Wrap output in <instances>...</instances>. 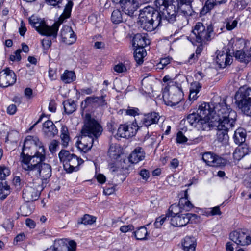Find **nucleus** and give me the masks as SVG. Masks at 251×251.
<instances>
[{
  "label": "nucleus",
  "instance_id": "1",
  "mask_svg": "<svg viewBox=\"0 0 251 251\" xmlns=\"http://www.w3.org/2000/svg\"><path fill=\"white\" fill-rule=\"evenodd\" d=\"M41 150L37 157L22 164V166L25 170L28 171V174L32 173L37 176L39 175L42 180L41 181L40 180L41 185L45 187L48 179L51 176L52 171L50 165L43 162L46 158V152H44L43 149Z\"/></svg>",
  "mask_w": 251,
  "mask_h": 251
},
{
  "label": "nucleus",
  "instance_id": "2",
  "mask_svg": "<svg viewBox=\"0 0 251 251\" xmlns=\"http://www.w3.org/2000/svg\"><path fill=\"white\" fill-rule=\"evenodd\" d=\"M138 24L143 29L151 31L159 26L166 24L161 14L150 6H147L140 10Z\"/></svg>",
  "mask_w": 251,
  "mask_h": 251
},
{
  "label": "nucleus",
  "instance_id": "3",
  "mask_svg": "<svg viewBox=\"0 0 251 251\" xmlns=\"http://www.w3.org/2000/svg\"><path fill=\"white\" fill-rule=\"evenodd\" d=\"M41 149H45L37 137L28 136L25 139L20 154L21 164L25 163L37 157Z\"/></svg>",
  "mask_w": 251,
  "mask_h": 251
},
{
  "label": "nucleus",
  "instance_id": "4",
  "mask_svg": "<svg viewBox=\"0 0 251 251\" xmlns=\"http://www.w3.org/2000/svg\"><path fill=\"white\" fill-rule=\"evenodd\" d=\"M154 4L164 20L170 23L176 21L178 0H155Z\"/></svg>",
  "mask_w": 251,
  "mask_h": 251
},
{
  "label": "nucleus",
  "instance_id": "5",
  "mask_svg": "<svg viewBox=\"0 0 251 251\" xmlns=\"http://www.w3.org/2000/svg\"><path fill=\"white\" fill-rule=\"evenodd\" d=\"M236 112L232 110L224 100L214 105V116L212 118L214 123L223 124L226 123L234 125L236 120Z\"/></svg>",
  "mask_w": 251,
  "mask_h": 251
},
{
  "label": "nucleus",
  "instance_id": "6",
  "mask_svg": "<svg viewBox=\"0 0 251 251\" xmlns=\"http://www.w3.org/2000/svg\"><path fill=\"white\" fill-rule=\"evenodd\" d=\"M61 18L58 22L54 23L52 26L48 25L45 22L40 18L32 16L29 19V22L35 29L41 35L52 36L56 38L57 35L59 27L62 23Z\"/></svg>",
  "mask_w": 251,
  "mask_h": 251
},
{
  "label": "nucleus",
  "instance_id": "7",
  "mask_svg": "<svg viewBox=\"0 0 251 251\" xmlns=\"http://www.w3.org/2000/svg\"><path fill=\"white\" fill-rule=\"evenodd\" d=\"M58 156L60 161L63 163L64 169L68 173L77 171L78 167L83 162L82 159L65 150H61Z\"/></svg>",
  "mask_w": 251,
  "mask_h": 251
},
{
  "label": "nucleus",
  "instance_id": "8",
  "mask_svg": "<svg viewBox=\"0 0 251 251\" xmlns=\"http://www.w3.org/2000/svg\"><path fill=\"white\" fill-rule=\"evenodd\" d=\"M214 36L213 28L211 25L205 26L202 23L198 22L194 26L191 36L195 38L199 43H205L210 40Z\"/></svg>",
  "mask_w": 251,
  "mask_h": 251
},
{
  "label": "nucleus",
  "instance_id": "9",
  "mask_svg": "<svg viewBox=\"0 0 251 251\" xmlns=\"http://www.w3.org/2000/svg\"><path fill=\"white\" fill-rule=\"evenodd\" d=\"M103 131L102 126L89 113L86 114L84 120V125L81 130L82 134H87L96 138H98Z\"/></svg>",
  "mask_w": 251,
  "mask_h": 251
},
{
  "label": "nucleus",
  "instance_id": "10",
  "mask_svg": "<svg viewBox=\"0 0 251 251\" xmlns=\"http://www.w3.org/2000/svg\"><path fill=\"white\" fill-rule=\"evenodd\" d=\"M197 113L200 117L198 122H201L203 129L209 125V121L214 122L212 117L214 116V105L208 103L203 102L199 106Z\"/></svg>",
  "mask_w": 251,
  "mask_h": 251
},
{
  "label": "nucleus",
  "instance_id": "11",
  "mask_svg": "<svg viewBox=\"0 0 251 251\" xmlns=\"http://www.w3.org/2000/svg\"><path fill=\"white\" fill-rule=\"evenodd\" d=\"M44 188L40 181H35L23 190V198L26 202L35 201L38 199L41 192Z\"/></svg>",
  "mask_w": 251,
  "mask_h": 251
},
{
  "label": "nucleus",
  "instance_id": "12",
  "mask_svg": "<svg viewBox=\"0 0 251 251\" xmlns=\"http://www.w3.org/2000/svg\"><path fill=\"white\" fill-rule=\"evenodd\" d=\"M223 123L225 124L214 123V125L217 128V140L223 145L226 146L228 144L229 141L227 133L230 129L234 126V125H230L226 123Z\"/></svg>",
  "mask_w": 251,
  "mask_h": 251
},
{
  "label": "nucleus",
  "instance_id": "13",
  "mask_svg": "<svg viewBox=\"0 0 251 251\" xmlns=\"http://www.w3.org/2000/svg\"><path fill=\"white\" fill-rule=\"evenodd\" d=\"M230 239L238 245H248L251 243V231H234L230 234Z\"/></svg>",
  "mask_w": 251,
  "mask_h": 251
},
{
  "label": "nucleus",
  "instance_id": "14",
  "mask_svg": "<svg viewBox=\"0 0 251 251\" xmlns=\"http://www.w3.org/2000/svg\"><path fill=\"white\" fill-rule=\"evenodd\" d=\"M76 243L73 240L67 239L55 240L52 246V251H75Z\"/></svg>",
  "mask_w": 251,
  "mask_h": 251
},
{
  "label": "nucleus",
  "instance_id": "15",
  "mask_svg": "<svg viewBox=\"0 0 251 251\" xmlns=\"http://www.w3.org/2000/svg\"><path fill=\"white\" fill-rule=\"evenodd\" d=\"M16 80L15 73L8 68L0 72V86L7 87L15 83Z\"/></svg>",
  "mask_w": 251,
  "mask_h": 251
},
{
  "label": "nucleus",
  "instance_id": "16",
  "mask_svg": "<svg viewBox=\"0 0 251 251\" xmlns=\"http://www.w3.org/2000/svg\"><path fill=\"white\" fill-rule=\"evenodd\" d=\"M87 134H82L80 140L77 142V148L84 152L90 150L95 143H98V138Z\"/></svg>",
  "mask_w": 251,
  "mask_h": 251
},
{
  "label": "nucleus",
  "instance_id": "17",
  "mask_svg": "<svg viewBox=\"0 0 251 251\" xmlns=\"http://www.w3.org/2000/svg\"><path fill=\"white\" fill-rule=\"evenodd\" d=\"M197 217V215L191 213L174 215L170 219V224L174 226H183L186 225L191 219H196Z\"/></svg>",
  "mask_w": 251,
  "mask_h": 251
},
{
  "label": "nucleus",
  "instance_id": "18",
  "mask_svg": "<svg viewBox=\"0 0 251 251\" xmlns=\"http://www.w3.org/2000/svg\"><path fill=\"white\" fill-rule=\"evenodd\" d=\"M202 160L207 165L212 167L224 166L226 163L225 159L210 152L203 154Z\"/></svg>",
  "mask_w": 251,
  "mask_h": 251
},
{
  "label": "nucleus",
  "instance_id": "19",
  "mask_svg": "<svg viewBox=\"0 0 251 251\" xmlns=\"http://www.w3.org/2000/svg\"><path fill=\"white\" fill-rule=\"evenodd\" d=\"M119 3L125 14L130 16L133 15L139 5V2L135 0H120Z\"/></svg>",
  "mask_w": 251,
  "mask_h": 251
},
{
  "label": "nucleus",
  "instance_id": "20",
  "mask_svg": "<svg viewBox=\"0 0 251 251\" xmlns=\"http://www.w3.org/2000/svg\"><path fill=\"white\" fill-rule=\"evenodd\" d=\"M60 35L63 42L67 44L71 45L76 40V36L72 28L69 26H64L61 30Z\"/></svg>",
  "mask_w": 251,
  "mask_h": 251
},
{
  "label": "nucleus",
  "instance_id": "21",
  "mask_svg": "<svg viewBox=\"0 0 251 251\" xmlns=\"http://www.w3.org/2000/svg\"><path fill=\"white\" fill-rule=\"evenodd\" d=\"M235 101H251V88L242 87L236 93Z\"/></svg>",
  "mask_w": 251,
  "mask_h": 251
},
{
  "label": "nucleus",
  "instance_id": "22",
  "mask_svg": "<svg viewBox=\"0 0 251 251\" xmlns=\"http://www.w3.org/2000/svg\"><path fill=\"white\" fill-rule=\"evenodd\" d=\"M43 131L45 135L48 137H53L58 133V130L53 123L47 120L43 125Z\"/></svg>",
  "mask_w": 251,
  "mask_h": 251
},
{
  "label": "nucleus",
  "instance_id": "23",
  "mask_svg": "<svg viewBox=\"0 0 251 251\" xmlns=\"http://www.w3.org/2000/svg\"><path fill=\"white\" fill-rule=\"evenodd\" d=\"M150 40L146 37L144 34H136L132 40L133 46L135 48H143L150 45Z\"/></svg>",
  "mask_w": 251,
  "mask_h": 251
},
{
  "label": "nucleus",
  "instance_id": "24",
  "mask_svg": "<svg viewBox=\"0 0 251 251\" xmlns=\"http://www.w3.org/2000/svg\"><path fill=\"white\" fill-rule=\"evenodd\" d=\"M145 153L144 150L140 147H137L132 152L129 157V160L132 163H137L145 158Z\"/></svg>",
  "mask_w": 251,
  "mask_h": 251
},
{
  "label": "nucleus",
  "instance_id": "25",
  "mask_svg": "<svg viewBox=\"0 0 251 251\" xmlns=\"http://www.w3.org/2000/svg\"><path fill=\"white\" fill-rule=\"evenodd\" d=\"M234 57L236 59L241 62L248 63L251 60V47L246 50H239L235 52Z\"/></svg>",
  "mask_w": 251,
  "mask_h": 251
},
{
  "label": "nucleus",
  "instance_id": "26",
  "mask_svg": "<svg viewBox=\"0 0 251 251\" xmlns=\"http://www.w3.org/2000/svg\"><path fill=\"white\" fill-rule=\"evenodd\" d=\"M182 246L184 251H195L197 246L196 239L194 237L186 236L182 242Z\"/></svg>",
  "mask_w": 251,
  "mask_h": 251
},
{
  "label": "nucleus",
  "instance_id": "27",
  "mask_svg": "<svg viewBox=\"0 0 251 251\" xmlns=\"http://www.w3.org/2000/svg\"><path fill=\"white\" fill-rule=\"evenodd\" d=\"M160 116L158 113L156 112H151L145 114L144 117L142 120L143 124L146 127H148L151 124L157 123Z\"/></svg>",
  "mask_w": 251,
  "mask_h": 251
},
{
  "label": "nucleus",
  "instance_id": "28",
  "mask_svg": "<svg viewBox=\"0 0 251 251\" xmlns=\"http://www.w3.org/2000/svg\"><path fill=\"white\" fill-rule=\"evenodd\" d=\"M93 103H98L100 105H103L105 104L103 96L101 97H88L81 102V108L84 110L88 105Z\"/></svg>",
  "mask_w": 251,
  "mask_h": 251
},
{
  "label": "nucleus",
  "instance_id": "29",
  "mask_svg": "<svg viewBox=\"0 0 251 251\" xmlns=\"http://www.w3.org/2000/svg\"><path fill=\"white\" fill-rule=\"evenodd\" d=\"M249 152V149L247 144H243L239 146L235 150L233 156L235 160H240Z\"/></svg>",
  "mask_w": 251,
  "mask_h": 251
},
{
  "label": "nucleus",
  "instance_id": "30",
  "mask_svg": "<svg viewBox=\"0 0 251 251\" xmlns=\"http://www.w3.org/2000/svg\"><path fill=\"white\" fill-rule=\"evenodd\" d=\"M191 4V1L190 0H180V5L178 2L177 8L179 7L185 16H191L193 12Z\"/></svg>",
  "mask_w": 251,
  "mask_h": 251
},
{
  "label": "nucleus",
  "instance_id": "31",
  "mask_svg": "<svg viewBox=\"0 0 251 251\" xmlns=\"http://www.w3.org/2000/svg\"><path fill=\"white\" fill-rule=\"evenodd\" d=\"M227 0H207L204 6L201 11V15H205L217 4L224 3Z\"/></svg>",
  "mask_w": 251,
  "mask_h": 251
},
{
  "label": "nucleus",
  "instance_id": "32",
  "mask_svg": "<svg viewBox=\"0 0 251 251\" xmlns=\"http://www.w3.org/2000/svg\"><path fill=\"white\" fill-rule=\"evenodd\" d=\"M230 56L226 52L219 51L216 57V62L220 68H225L229 64Z\"/></svg>",
  "mask_w": 251,
  "mask_h": 251
},
{
  "label": "nucleus",
  "instance_id": "33",
  "mask_svg": "<svg viewBox=\"0 0 251 251\" xmlns=\"http://www.w3.org/2000/svg\"><path fill=\"white\" fill-rule=\"evenodd\" d=\"M179 205L180 206V208L181 209V211L183 210L188 211L194 207L193 205L188 199V194L187 190L184 191V197L180 199L179 201Z\"/></svg>",
  "mask_w": 251,
  "mask_h": 251
},
{
  "label": "nucleus",
  "instance_id": "34",
  "mask_svg": "<svg viewBox=\"0 0 251 251\" xmlns=\"http://www.w3.org/2000/svg\"><path fill=\"white\" fill-rule=\"evenodd\" d=\"M246 137V131L243 128H238L234 132V141L237 145H243Z\"/></svg>",
  "mask_w": 251,
  "mask_h": 251
},
{
  "label": "nucleus",
  "instance_id": "35",
  "mask_svg": "<svg viewBox=\"0 0 251 251\" xmlns=\"http://www.w3.org/2000/svg\"><path fill=\"white\" fill-rule=\"evenodd\" d=\"M170 102L171 105H175L178 104L182 99V92L178 88H175L173 93L170 94Z\"/></svg>",
  "mask_w": 251,
  "mask_h": 251
},
{
  "label": "nucleus",
  "instance_id": "36",
  "mask_svg": "<svg viewBox=\"0 0 251 251\" xmlns=\"http://www.w3.org/2000/svg\"><path fill=\"white\" fill-rule=\"evenodd\" d=\"M235 103L244 114L251 116V101H235Z\"/></svg>",
  "mask_w": 251,
  "mask_h": 251
},
{
  "label": "nucleus",
  "instance_id": "37",
  "mask_svg": "<svg viewBox=\"0 0 251 251\" xmlns=\"http://www.w3.org/2000/svg\"><path fill=\"white\" fill-rule=\"evenodd\" d=\"M76 78L75 74L74 71L65 70L61 76V80L65 83H70L75 81Z\"/></svg>",
  "mask_w": 251,
  "mask_h": 251
},
{
  "label": "nucleus",
  "instance_id": "38",
  "mask_svg": "<svg viewBox=\"0 0 251 251\" xmlns=\"http://www.w3.org/2000/svg\"><path fill=\"white\" fill-rule=\"evenodd\" d=\"M60 138L62 145L64 148L67 147L70 140L68 128L65 126H62Z\"/></svg>",
  "mask_w": 251,
  "mask_h": 251
},
{
  "label": "nucleus",
  "instance_id": "39",
  "mask_svg": "<svg viewBox=\"0 0 251 251\" xmlns=\"http://www.w3.org/2000/svg\"><path fill=\"white\" fill-rule=\"evenodd\" d=\"M199 119L200 117L198 113L196 114L194 112L190 114L187 117V120L191 126L202 128L201 123L198 122Z\"/></svg>",
  "mask_w": 251,
  "mask_h": 251
},
{
  "label": "nucleus",
  "instance_id": "40",
  "mask_svg": "<svg viewBox=\"0 0 251 251\" xmlns=\"http://www.w3.org/2000/svg\"><path fill=\"white\" fill-rule=\"evenodd\" d=\"M146 51L143 48H136L134 51V58L138 64L143 62V58L146 55Z\"/></svg>",
  "mask_w": 251,
  "mask_h": 251
},
{
  "label": "nucleus",
  "instance_id": "41",
  "mask_svg": "<svg viewBox=\"0 0 251 251\" xmlns=\"http://www.w3.org/2000/svg\"><path fill=\"white\" fill-rule=\"evenodd\" d=\"M201 88V85L198 82H195L191 84L189 94V99L190 100H195L197 99L198 98L197 95Z\"/></svg>",
  "mask_w": 251,
  "mask_h": 251
},
{
  "label": "nucleus",
  "instance_id": "42",
  "mask_svg": "<svg viewBox=\"0 0 251 251\" xmlns=\"http://www.w3.org/2000/svg\"><path fill=\"white\" fill-rule=\"evenodd\" d=\"M124 15L118 9L114 10L111 14V21L115 24L122 23L123 21Z\"/></svg>",
  "mask_w": 251,
  "mask_h": 251
},
{
  "label": "nucleus",
  "instance_id": "43",
  "mask_svg": "<svg viewBox=\"0 0 251 251\" xmlns=\"http://www.w3.org/2000/svg\"><path fill=\"white\" fill-rule=\"evenodd\" d=\"M133 234L137 240H144L147 239L146 236L148 234V232L145 227L141 226L134 231Z\"/></svg>",
  "mask_w": 251,
  "mask_h": 251
},
{
  "label": "nucleus",
  "instance_id": "44",
  "mask_svg": "<svg viewBox=\"0 0 251 251\" xmlns=\"http://www.w3.org/2000/svg\"><path fill=\"white\" fill-rule=\"evenodd\" d=\"M65 111L68 114L72 113L76 109V105L74 100H68L64 102Z\"/></svg>",
  "mask_w": 251,
  "mask_h": 251
},
{
  "label": "nucleus",
  "instance_id": "45",
  "mask_svg": "<svg viewBox=\"0 0 251 251\" xmlns=\"http://www.w3.org/2000/svg\"><path fill=\"white\" fill-rule=\"evenodd\" d=\"M96 218L89 214H85L81 219V221H78V224H83L85 225H92L96 222Z\"/></svg>",
  "mask_w": 251,
  "mask_h": 251
},
{
  "label": "nucleus",
  "instance_id": "46",
  "mask_svg": "<svg viewBox=\"0 0 251 251\" xmlns=\"http://www.w3.org/2000/svg\"><path fill=\"white\" fill-rule=\"evenodd\" d=\"M170 218L169 214L166 213L157 218L154 223L156 228H160L161 226L166 221L169 220Z\"/></svg>",
  "mask_w": 251,
  "mask_h": 251
},
{
  "label": "nucleus",
  "instance_id": "47",
  "mask_svg": "<svg viewBox=\"0 0 251 251\" xmlns=\"http://www.w3.org/2000/svg\"><path fill=\"white\" fill-rule=\"evenodd\" d=\"M108 155L113 159H117L120 157L119 150L115 146H110L108 151Z\"/></svg>",
  "mask_w": 251,
  "mask_h": 251
},
{
  "label": "nucleus",
  "instance_id": "48",
  "mask_svg": "<svg viewBox=\"0 0 251 251\" xmlns=\"http://www.w3.org/2000/svg\"><path fill=\"white\" fill-rule=\"evenodd\" d=\"M127 132V138H129L134 136L138 130L137 126L136 124L133 123L132 124L128 125Z\"/></svg>",
  "mask_w": 251,
  "mask_h": 251
},
{
  "label": "nucleus",
  "instance_id": "49",
  "mask_svg": "<svg viewBox=\"0 0 251 251\" xmlns=\"http://www.w3.org/2000/svg\"><path fill=\"white\" fill-rule=\"evenodd\" d=\"M9 193V186L3 184L1 182L0 185V198L4 199Z\"/></svg>",
  "mask_w": 251,
  "mask_h": 251
},
{
  "label": "nucleus",
  "instance_id": "50",
  "mask_svg": "<svg viewBox=\"0 0 251 251\" xmlns=\"http://www.w3.org/2000/svg\"><path fill=\"white\" fill-rule=\"evenodd\" d=\"M180 209L181 208H180L179 205L177 206L176 204H173L169 207L167 213L169 214L170 217H172L174 215H178Z\"/></svg>",
  "mask_w": 251,
  "mask_h": 251
},
{
  "label": "nucleus",
  "instance_id": "51",
  "mask_svg": "<svg viewBox=\"0 0 251 251\" xmlns=\"http://www.w3.org/2000/svg\"><path fill=\"white\" fill-rule=\"evenodd\" d=\"M226 27L227 30H231L237 26L238 21L236 20H232L227 19L226 20Z\"/></svg>",
  "mask_w": 251,
  "mask_h": 251
},
{
  "label": "nucleus",
  "instance_id": "52",
  "mask_svg": "<svg viewBox=\"0 0 251 251\" xmlns=\"http://www.w3.org/2000/svg\"><path fill=\"white\" fill-rule=\"evenodd\" d=\"M128 125L126 124L121 125L118 129V134L121 137L127 138V132Z\"/></svg>",
  "mask_w": 251,
  "mask_h": 251
},
{
  "label": "nucleus",
  "instance_id": "53",
  "mask_svg": "<svg viewBox=\"0 0 251 251\" xmlns=\"http://www.w3.org/2000/svg\"><path fill=\"white\" fill-rule=\"evenodd\" d=\"M33 206L32 207L27 204H25L23 205L21 208V212L22 213V215L24 216H27L30 214H31L32 212Z\"/></svg>",
  "mask_w": 251,
  "mask_h": 251
},
{
  "label": "nucleus",
  "instance_id": "54",
  "mask_svg": "<svg viewBox=\"0 0 251 251\" xmlns=\"http://www.w3.org/2000/svg\"><path fill=\"white\" fill-rule=\"evenodd\" d=\"M10 171L8 168L0 166V179L3 180L10 175Z\"/></svg>",
  "mask_w": 251,
  "mask_h": 251
},
{
  "label": "nucleus",
  "instance_id": "55",
  "mask_svg": "<svg viewBox=\"0 0 251 251\" xmlns=\"http://www.w3.org/2000/svg\"><path fill=\"white\" fill-rule=\"evenodd\" d=\"M114 70L118 73H122L126 72L127 71V68L124 64L121 63L115 65Z\"/></svg>",
  "mask_w": 251,
  "mask_h": 251
},
{
  "label": "nucleus",
  "instance_id": "56",
  "mask_svg": "<svg viewBox=\"0 0 251 251\" xmlns=\"http://www.w3.org/2000/svg\"><path fill=\"white\" fill-rule=\"evenodd\" d=\"M187 138L183 134L182 131L178 132L176 136V142L178 143H183L187 141Z\"/></svg>",
  "mask_w": 251,
  "mask_h": 251
},
{
  "label": "nucleus",
  "instance_id": "57",
  "mask_svg": "<svg viewBox=\"0 0 251 251\" xmlns=\"http://www.w3.org/2000/svg\"><path fill=\"white\" fill-rule=\"evenodd\" d=\"M59 142L56 140H52L49 145V150L51 153H54L56 151V148L59 146Z\"/></svg>",
  "mask_w": 251,
  "mask_h": 251
},
{
  "label": "nucleus",
  "instance_id": "58",
  "mask_svg": "<svg viewBox=\"0 0 251 251\" xmlns=\"http://www.w3.org/2000/svg\"><path fill=\"white\" fill-rule=\"evenodd\" d=\"M73 5V3L71 1H69L66 4L64 9V13L66 18H68L70 16Z\"/></svg>",
  "mask_w": 251,
  "mask_h": 251
},
{
  "label": "nucleus",
  "instance_id": "59",
  "mask_svg": "<svg viewBox=\"0 0 251 251\" xmlns=\"http://www.w3.org/2000/svg\"><path fill=\"white\" fill-rule=\"evenodd\" d=\"M133 230L134 226L132 225L123 226L120 228V231L123 233H126L128 231H132Z\"/></svg>",
  "mask_w": 251,
  "mask_h": 251
},
{
  "label": "nucleus",
  "instance_id": "60",
  "mask_svg": "<svg viewBox=\"0 0 251 251\" xmlns=\"http://www.w3.org/2000/svg\"><path fill=\"white\" fill-rule=\"evenodd\" d=\"M139 174L142 178L145 180H147L150 176L149 172L146 169H142L141 170Z\"/></svg>",
  "mask_w": 251,
  "mask_h": 251
},
{
  "label": "nucleus",
  "instance_id": "61",
  "mask_svg": "<svg viewBox=\"0 0 251 251\" xmlns=\"http://www.w3.org/2000/svg\"><path fill=\"white\" fill-rule=\"evenodd\" d=\"M17 111V107L15 104L10 105L7 109V112L10 115H13Z\"/></svg>",
  "mask_w": 251,
  "mask_h": 251
},
{
  "label": "nucleus",
  "instance_id": "62",
  "mask_svg": "<svg viewBox=\"0 0 251 251\" xmlns=\"http://www.w3.org/2000/svg\"><path fill=\"white\" fill-rule=\"evenodd\" d=\"M42 46L45 49H48L51 46V41L49 39H44L42 41Z\"/></svg>",
  "mask_w": 251,
  "mask_h": 251
},
{
  "label": "nucleus",
  "instance_id": "63",
  "mask_svg": "<svg viewBox=\"0 0 251 251\" xmlns=\"http://www.w3.org/2000/svg\"><path fill=\"white\" fill-rule=\"evenodd\" d=\"M25 238V235L23 233H21L17 235L16 237H15L14 240V243L15 242L17 243L19 242H21L23 241Z\"/></svg>",
  "mask_w": 251,
  "mask_h": 251
},
{
  "label": "nucleus",
  "instance_id": "64",
  "mask_svg": "<svg viewBox=\"0 0 251 251\" xmlns=\"http://www.w3.org/2000/svg\"><path fill=\"white\" fill-rule=\"evenodd\" d=\"M222 214L219 206H215L211 208V215H220Z\"/></svg>",
  "mask_w": 251,
  "mask_h": 251
}]
</instances>
